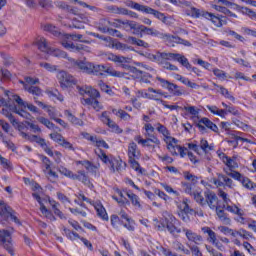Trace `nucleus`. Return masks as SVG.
Instances as JSON below:
<instances>
[{"label": "nucleus", "mask_w": 256, "mask_h": 256, "mask_svg": "<svg viewBox=\"0 0 256 256\" xmlns=\"http://www.w3.org/2000/svg\"><path fill=\"white\" fill-rule=\"evenodd\" d=\"M103 24L105 25L104 28H100L102 31H109V27H121V25H124V27H129L133 30V35H140V37H143V33L145 35H150L151 37H158L159 39H163L164 33H161L159 30L155 28H149L145 25H140L135 21H121V20H115L114 22L103 20Z\"/></svg>", "instance_id": "2"}, {"label": "nucleus", "mask_w": 256, "mask_h": 256, "mask_svg": "<svg viewBox=\"0 0 256 256\" xmlns=\"http://www.w3.org/2000/svg\"><path fill=\"white\" fill-rule=\"evenodd\" d=\"M202 232L208 235L209 243H212V245H214L216 249H219V251H223V244L219 243V240H217L215 231L209 227H203Z\"/></svg>", "instance_id": "21"}, {"label": "nucleus", "mask_w": 256, "mask_h": 256, "mask_svg": "<svg viewBox=\"0 0 256 256\" xmlns=\"http://www.w3.org/2000/svg\"><path fill=\"white\" fill-rule=\"evenodd\" d=\"M44 151L45 153H47V155H49V157H54L56 163H61V154L60 152H53V150L51 148H49L48 146H44Z\"/></svg>", "instance_id": "49"}, {"label": "nucleus", "mask_w": 256, "mask_h": 256, "mask_svg": "<svg viewBox=\"0 0 256 256\" xmlns=\"http://www.w3.org/2000/svg\"><path fill=\"white\" fill-rule=\"evenodd\" d=\"M107 127H109L112 133H116L117 135H121V133H123V129L113 120L107 125Z\"/></svg>", "instance_id": "61"}, {"label": "nucleus", "mask_w": 256, "mask_h": 256, "mask_svg": "<svg viewBox=\"0 0 256 256\" xmlns=\"http://www.w3.org/2000/svg\"><path fill=\"white\" fill-rule=\"evenodd\" d=\"M183 233H185L186 239H188L190 243H194L195 245H201V243H203V237L192 230L184 228Z\"/></svg>", "instance_id": "26"}, {"label": "nucleus", "mask_w": 256, "mask_h": 256, "mask_svg": "<svg viewBox=\"0 0 256 256\" xmlns=\"http://www.w3.org/2000/svg\"><path fill=\"white\" fill-rule=\"evenodd\" d=\"M156 131L163 136V139H167V137L171 136V132H169L167 127L163 126L161 123L156 124Z\"/></svg>", "instance_id": "56"}, {"label": "nucleus", "mask_w": 256, "mask_h": 256, "mask_svg": "<svg viewBox=\"0 0 256 256\" xmlns=\"http://www.w3.org/2000/svg\"><path fill=\"white\" fill-rule=\"evenodd\" d=\"M214 211H216V215L219 221H221L224 225H231V218L227 217V214H225V211L219 210V208L215 209Z\"/></svg>", "instance_id": "46"}, {"label": "nucleus", "mask_w": 256, "mask_h": 256, "mask_svg": "<svg viewBox=\"0 0 256 256\" xmlns=\"http://www.w3.org/2000/svg\"><path fill=\"white\" fill-rule=\"evenodd\" d=\"M163 141L166 143V147L168 151L171 153V155H180V157L182 158L185 157V155H187V148L181 147L178 144L177 139L173 138V136L163 138Z\"/></svg>", "instance_id": "12"}, {"label": "nucleus", "mask_w": 256, "mask_h": 256, "mask_svg": "<svg viewBox=\"0 0 256 256\" xmlns=\"http://www.w3.org/2000/svg\"><path fill=\"white\" fill-rule=\"evenodd\" d=\"M205 11L199 10L195 7H190L186 10V15H189L190 17H194V19H199V17H205Z\"/></svg>", "instance_id": "42"}, {"label": "nucleus", "mask_w": 256, "mask_h": 256, "mask_svg": "<svg viewBox=\"0 0 256 256\" xmlns=\"http://www.w3.org/2000/svg\"><path fill=\"white\" fill-rule=\"evenodd\" d=\"M34 43L35 45H37L39 51H42V53H46V55H52L53 57L62 58L67 57V53L59 49L51 48L49 46V42H47V39H45V37L38 36Z\"/></svg>", "instance_id": "10"}, {"label": "nucleus", "mask_w": 256, "mask_h": 256, "mask_svg": "<svg viewBox=\"0 0 256 256\" xmlns=\"http://www.w3.org/2000/svg\"><path fill=\"white\" fill-rule=\"evenodd\" d=\"M25 81H26V84L24 82H21L22 85H24L25 91H28V93H31L32 95H41V89H39V87H36V86L29 87V85H37V83H39L38 78L26 77Z\"/></svg>", "instance_id": "18"}, {"label": "nucleus", "mask_w": 256, "mask_h": 256, "mask_svg": "<svg viewBox=\"0 0 256 256\" xmlns=\"http://www.w3.org/2000/svg\"><path fill=\"white\" fill-rule=\"evenodd\" d=\"M51 139L55 141V143H58V145H61V147H64V149H69L70 151H74L75 148L73 147V144H71L69 141L65 140L63 136L59 133H52L50 134Z\"/></svg>", "instance_id": "24"}, {"label": "nucleus", "mask_w": 256, "mask_h": 256, "mask_svg": "<svg viewBox=\"0 0 256 256\" xmlns=\"http://www.w3.org/2000/svg\"><path fill=\"white\" fill-rule=\"evenodd\" d=\"M158 231L167 229L172 235H179L181 228H179V221L169 212H163L158 224H156Z\"/></svg>", "instance_id": "5"}, {"label": "nucleus", "mask_w": 256, "mask_h": 256, "mask_svg": "<svg viewBox=\"0 0 256 256\" xmlns=\"http://www.w3.org/2000/svg\"><path fill=\"white\" fill-rule=\"evenodd\" d=\"M240 182L242 183L243 187H245V189L251 190L255 189L256 187V184L250 181V179L247 177L242 178Z\"/></svg>", "instance_id": "63"}, {"label": "nucleus", "mask_w": 256, "mask_h": 256, "mask_svg": "<svg viewBox=\"0 0 256 256\" xmlns=\"http://www.w3.org/2000/svg\"><path fill=\"white\" fill-rule=\"evenodd\" d=\"M91 205H93L100 219H102L103 221H109V215L107 214V210L105 209L103 204H101V202H92Z\"/></svg>", "instance_id": "29"}, {"label": "nucleus", "mask_w": 256, "mask_h": 256, "mask_svg": "<svg viewBox=\"0 0 256 256\" xmlns=\"http://www.w3.org/2000/svg\"><path fill=\"white\" fill-rule=\"evenodd\" d=\"M193 198L196 202L199 203L202 207H205L207 205V202L205 201V198H203V195L199 191H195L192 193Z\"/></svg>", "instance_id": "60"}, {"label": "nucleus", "mask_w": 256, "mask_h": 256, "mask_svg": "<svg viewBox=\"0 0 256 256\" xmlns=\"http://www.w3.org/2000/svg\"><path fill=\"white\" fill-rule=\"evenodd\" d=\"M113 13H117L118 15H130V17L137 19V14L135 12H129V10L125 8H113Z\"/></svg>", "instance_id": "57"}, {"label": "nucleus", "mask_w": 256, "mask_h": 256, "mask_svg": "<svg viewBox=\"0 0 256 256\" xmlns=\"http://www.w3.org/2000/svg\"><path fill=\"white\" fill-rule=\"evenodd\" d=\"M134 141H136L138 145H141V147H150L151 149H155L154 145H156L157 147L161 145V140H159L157 136H151V138L144 139L143 137H141V135H137L134 137Z\"/></svg>", "instance_id": "14"}, {"label": "nucleus", "mask_w": 256, "mask_h": 256, "mask_svg": "<svg viewBox=\"0 0 256 256\" xmlns=\"http://www.w3.org/2000/svg\"><path fill=\"white\" fill-rule=\"evenodd\" d=\"M112 113L116 115L119 119H122L123 121H131V115L129 113L125 112L123 109H112Z\"/></svg>", "instance_id": "45"}, {"label": "nucleus", "mask_w": 256, "mask_h": 256, "mask_svg": "<svg viewBox=\"0 0 256 256\" xmlns=\"http://www.w3.org/2000/svg\"><path fill=\"white\" fill-rule=\"evenodd\" d=\"M109 75L110 77H118V79H127V73L117 71L112 67H107L105 65L93 64L91 68V75Z\"/></svg>", "instance_id": "9"}, {"label": "nucleus", "mask_w": 256, "mask_h": 256, "mask_svg": "<svg viewBox=\"0 0 256 256\" xmlns=\"http://www.w3.org/2000/svg\"><path fill=\"white\" fill-rule=\"evenodd\" d=\"M212 71H213V74L215 75V77H217V79H219L220 81H225V79H231V76L227 75V73H225V71H223L219 68H215Z\"/></svg>", "instance_id": "54"}, {"label": "nucleus", "mask_w": 256, "mask_h": 256, "mask_svg": "<svg viewBox=\"0 0 256 256\" xmlns=\"http://www.w3.org/2000/svg\"><path fill=\"white\" fill-rule=\"evenodd\" d=\"M217 155L219 159L228 167L229 171H233V169H237L239 167V164L237 163V156L234 157H228L223 152H217Z\"/></svg>", "instance_id": "19"}, {"label": "nucleus", "mask_w": 256, "mask_h": 256, "mask_svg": "<svg viewBox=\"0 0 256 256\" xmlns=\"http://www.w3.org/2000/svg\"><path fill=\"white\" fill-rule=\"evenodd\" d=\"M213 183L216 187H223V185L229 187V189H233V187H235L233 180L223 174H218V179L214 178Z\"/></svg>", "instance_id": "23"}, {"label": "nucleus", "mask_w": 256, "mask_h": 256, "mask_svg": "<svg viewBox=\"0 0 256 256\" xmlns=\"http://www.w3.org/2000/svg\"><path fill=\"white\" fill-rule=\"evenodd\" d=\"M233 237H241L242 239H251V233L245 229L234 230Z\"/></svg>", "instance_id": "59"}, {"label": "nucleus", "mask_w": 256, "mask_h": 256, "mask_svg": "<svg viewBox=\"0 0 256 256\" xmlns=\"http://www.w3.org/2000/svg\"><path fill=\"white\" fill-rule=\"evenodd\" d=\"M61 39V45L64 49L71 51L73 53H81L85 51L86 53H91V49L83 44L75 45L72 41H80V43H89L87 40H83V35L81 34H61L59 33Z\"/></svg>", "instance_id": "3"}, {"label": "nucleus", "mask_w": 256, "mask_h": 256, "mask_svg": "<svg viewBox=\"0 0 256 256\" xmlns=\"http://www.w3.org/2000/svg\"><path fill=\"white\" fill-rule=\"evenodd\" d=\"M128 157L129 159H140L141 158V150L137 147L135 142H131L128 145Z\"/></svg>", "instance_id": "36"}, {"label": "nucleus", "mask_w": 256, "mask_h": 256, "mask_svg": "<svg viewBox=\"0 0 256 256\" xmlns=\"http://www.w3.org/2000/svg\"><path fill=\"white\" fill-rule=\"evenodd\" d=\"M2 105L3 107H8L10 111L16 112L17 115H20V117H23L24 119L31 118V114L25 109L31 111V113H39V109H37L35 105L24 101L18 95H13V93L7 90L4 91Z\"/></svg>", "instance_id": "1"}, {"label": "nucleus", "mask_w": 256, "mask_h": 256, "mask_svg": "<svg viewBox=\"0 0 256 256\" xmlns=\"http://www.w3.org/2000/svg\"><path fill=\"white\" fill-rule=\"evenodd\" d=\"M118 215L121 217V219L127 221V223L123 222L125 229H127L128 231H135V222L133 221V219L129 218V215H127L125 210H121Z\"/></svg>", "instance_id": "32"}, {"label": "nucleus", "mask_w": 256, "mask_h": 256, "mask_svg": "<svg viewBox=\"0 0 256 256\" xmlns=\"http://www.w3.org/2000/svg\"><path fill=\"white\" fill-rule=\"evenodd\" d=\"M86 139H88V141H91L92 145H94L95 147H102L103 149H109V144H107V142L101 138H98L97 136H91L89 134H86Z\"/></svg>", "instance_id": "35"}, {"label": "nucleus", "mask_w": 256, "mask_h": 256, "mask_svg": "<svg viewBox=\"0 0 256 256\" xmlns=\"http://www.w3.org/2000/svg\"><path fill=\"white\" fill-rule=\"evenodd\" d=\"M111 225L114 229H119L121 225H123V221H121V218L117 216V214H113L110 216Z\"/></svg>", "instance_id": "58"}, {"label": "nucleus", "mask_w": 256, "mask_h": 256, "mask_svg": "<svg viewBox=\"0 0 256 256\" xmlns=\"http://www.w3.org/2000/svg\"><path fill=\"white\" fill-rule=\"evenodd\" d=\"M215 87H217L219 93H221V95H223L225 99H229L230 101H233V103H235V98L231 95V92H229L227 88L223 86H217L216 84H215Z\"/></svg>", "instance_id": "52"}, {"label": "nucleus", "mask_w": 256, "mask_h": 256, "mask_svg": "<svg viewBox=\"0 0 256 256\" xmlns=\"http://www.w3.org/2000/svg\"><path fill=\"white\" fill-rule=\"evenodd\" d=\"M174 79H176V81H180V83H183V85H186V87H189L190 89H199V84L194 83L188 78L183 77L179 74H175Z\"/></svg>", "instance_id": "39"}, {"label": "nucleus", "mask_w": 256, "mask_h": 256, "mask_svg": "<svg viewBox=\"0 0 256 256\" xmlns=\"http://www.w3.org/2000/svg\"><path fill=\"white\" fill-rule=\"evenodd\" d=\"M75 197L76 198L74 199V203H76V205H83L81 204L82 201H85L86 203H90V205L93 203V201L87 198L85 194H83L82 192L75 194Z\"/></svg>", "instance_id": "55"}, {"label": "nucleus", "mask_w": 256, "mask_h": 256, "mask_svg": "<svg viewBox=\"0 0 256 256\" xmlns=\"http://www.w3.org/2000/svg\"><path fill=\"white\" fill-rule=\"evenodd\" d=\"M59 174L60 175H64V177H68V179H72L73 181H75L77 179V175L74 174L71 170L67 169L64 166H60L58 168Z\"/></svg>", "instance_id": "47"}, {"label": "nucleus", "mask_w": 256, "mask_h": 256, "mask_svg": "<svg viewBox=\"0 0 256 256\" xmlns=\"http://www.w3.org/2000/svg\"><path fill=\"white\" fill-rule=\"evenodd\" d=\"M64 115L68 119V121H70V123H72V125H78L80 127L83 125L82 120L75 117V115H73V113H71V111L66 110L64 112Z\"/></svg>", "instance_id": "44"}, {"label": "nucleus", "mask_w": 256, "mask_h": 256, "mask_svg": "<svg viewBox=\"0 0 256 256\" xmlns=\"http://www.w3.org/2000/svg\"><path fill=\"white\" fill-rule=\"evenodd\" d=\"M26 7L29 9H51L53 2L51 0H25Z\"/></svg>", "instance_id": "17"}, {"label": "nucleus", "mask_w": 256, "mask_h": 256, "mask_svg": "<svg viewBox=\"0 0 256 256\" xmlns=\"http://www.w3.org/2000/svg\"><path fill=\"white\" fill-rule=\"evenodd\" d=\"M115 63L119 64V66L122 67V69H128L129 65L127 64L131 63V58L124 57V56H117Z\"/></svg>", "instance_id": "48"}, {"label": "nucleus", "mask_w": 256, "mask_h": 256, "mask_svg": "<svg viewBox=\"0 0 256 256\" xmlns=\"http://www.w3.org/2000/svg\"><path fill=\"white\" fill-rule=\"evenodd\" d=\"M57 79L63 89H67L68 87H73L76 81L73 76L65 71H60L57 73Z\"/></svg>", "instance_id": "16"}, {"label": "nucleus", "mask_w": 256, "mask_h": 256, "mask_svg": "<svg viewBox=\"0 0 256 256\" xmlns=\"http://www.w3.org/2000/svg\"><path fill=\"white\" fill-rule=\"evenodd\" d=\"M20 135H21V137H23V139H26L27 141H31V143H39V145H41V147H43V149H45V147H47V144L45 143V139H42L41 137H39L37 135H28L25 132H21Z\"/></svg>", "instance_id": "33"}, {"label": "nucleus", "mask_w": 256, "mask_h": 256, "mask_svg": "<svg viewBox=\"0 0 256 256\" xmlns=\"http://www.w3.org/2000/svg\"><path fill=\"white\" fill-rule=\"evenodd\" d=\"M163 97H167L163 91L154 88H148V99H151L152 101H160L161 103V101H163Z\"/></svg>", "instance_id": "38"}, {"label": "nucleus", "mask_w": 256, "mask_h": 256, "mask_svg": "<svg viewBox=\"0 0 256 256\" xmlns=\"http://www.w3.org/2000/svg\"><path fill=\"white\" fill-rule=\"evenodd\" d=\"M96 155H98L99 159H101L103 163L108 165L112 173H121L125 171L126 164L121 160V158L109 157L102 150H96Z\"/></svg>", "instance_id": "8"}, {"label": "nucleus", "mask_w": 256, "mask_h": 256, "mask_svg": "<svg viewBox=\"0 0 256 256\" xmlns=\"http://www.w3.org/2000/svg\"><path fill=\"white\" fill-rule=\"evenodd\" d=\"M205 198L206 205H208V207L212 209V211H215V209L219 207V198L217 197V194H215L214 192L206 191Z\"/></svg>", "instance_id": "22"}, {"label": "nucleus", "mask_w": 256, "mask_h": 256, "mask_svg": "<svg viewBox=\"0 0 256 256\" xmlns=\"http://www.w3.org/2000/svg\"><path fill=\"white\" fill-rule=\"evenodd\" d=\"M178 209H179L178 215L180 219H182V221L187 223V221H189V213H191L192 211L189 208V204H187V201L180 202L178 204Z\"/></svg>", "instance_id": "25"}, {"label": "nucleus", "mask_w": 256, "mask_h": 256, "mask_svg": "<svg viewBox=\"0 0 256 256\" xmlns=\"http://www.w3.org/2000/svg\"><path fill=\"white\" fill-rule=\"evenodd\" d=\"M205 19L211 21L214 24V27H223V25H227V21L223 20V17L215 16L213 13L206 12Z\"/></svg>", "instance_id": "30"}, {"label": "nucleus", "mask_w": 256, "mask_h": 256, "mask_svg": "<svg viewBox=\"0 0 256 256\" xmlns=\"http://www.w3.org/2000/svg\"><path fill=\"white\" fill-rule=\"evenodd\" d=\"M129 163L132 169H134V171H136L137 173H140V175H145L146 171L145 169L141 168V165H139V162H137V159H129Z\"/></svg>", "instance_id": "53"}, {"label": "nucleus", "mask_w": 256, "mask_h": 256, "mask_svg": "<svg viewBox=\"0 0 256 256\" xmlns=\"http://www.w3.org/2000/svg\"><path fill=\"white\" fill-rule=\"evenodd\" d=\"M49 203L52 207V210L55 215L60 217V219H65V215H63V212L59 209V203H57L55 200H49Z\"/></svg>", "instance_id": "51"}, {"label": "nucleus", "mask_w": 256, "mask_h": 256, "mask_svg": "<svg viewBox=\"0 0 256 256\" xmlns=\"http://www.w3.org/2000/svg\"><path fill=\"white\" fill-rule=\"evenodd\" d=\"M126 43H129L130 45H137L138 47H144V49H149V43H147L141 39H137L133 36H129L126 39Z\"/></svg>", "instance_id": "41"}, {"label": "nucleus", "mask_w": 256, "mask_h": 256, "mask_svg": "<svg viewBox=\"0 0 256 256\" xmlns=\"http://www.w3.org/2000/svg\"><path fill=\"white\" fill-rule=\"evenodd\" d=\"M128 7H131V9H136V11H142V13H147L148 15H153L164 23V25H173L175 23V18L173 16H165V14L149 7V6H144L136 2H129Z\"/></svg>", "instance_id": "6"}, {"label": "nucleus", "mask_w": 256, "mask_h": 256, "mask_svg": "<svg viewBox=\"0 0 256 256\" xmlns=\"http://www.w3.org/2000/svg\"><path fill=\"white\" fill-rule=\"evenodd\" d=\"M182 111H185L186 115L193 119V121H197L199 119V113L201 110L196 106L187 105L182 108Z\"/></svg>", "instance_id": "28"}, {"label": "nucleus", "mask_w": 256, "mask_h": 256, "mask_svg": "<svg viewBox=\"0 0 256 256\" xmlns=\"http://www.w3.org/2000/svg\"><path fill=\"white\" fill-rule=\"evenodd\" d=\"M162 39L166 41V43H178L180 45H185L186 47L191 46L189 41L183 40L177 36H172L171 34H164Z\"/></svg>", "instance_id": "34"}, {"label": "nucleus", "mask_w": 256, "mask_h": 256, "mask_svg": "<svg viewBox=\"0 0 256 256\" xmlns=\"http://www.w3.org/2000/svg\"><path fill=\"white\" fill-rule=\"evenodd\" d=\"M203 125H205V127H207L208 129H211V131H214L215 133H217V131H219V128L217 127V125H215L208 118H202L200 120V122L198 123V128L200 129V131L205 130V127H203Z\"/></svg>", "instance_id": "37"}, {"label": "nucleus", "mask_w": 256, "mask_h": 256, "mask_svg": "<svg viewBox=\"0 0 256 256\" xmlns=\"http://www.w3.org/2000/svg\"><path fill=\"white\" fill-rule=\"evenodd\" d=\"M73 66L81 71L82 73H86L87 75H91V69L93 67V63L84 60H75L71 59Z\"/></svg>", "instance_id": "20"}, {"label": "nucleus", "mask_w": 256, "mask_h": 256, "mask_svg": "<svg viewBox=\"0 0 256 256\" xmlns=\"http://www.w3.org/2000/svg\"><path fill=\"white\" fill-rule=\"evenodd\" d=\"M43 163L45 165L44 173L47 175L48 179H50V181H57L59 174L51 169V162H49L47 157L43 158Z\"/></svg>", "instance_id": "27"}, {"label": "nucleus", "mask_w": 256, "mask_h": 256, "mask_svg": "<svg viewBox=\"0 0 256 256\" xmlns=\"http://www.w3.org/2000/svg\"><path fill=\"white\" fill-rule=\"evenodd\" d=\"M156 79L157 81H159V83H161L163 87L168 89V91H170L172 95H175L176 97H181V95L185 94V91H183V89H181V87H179L177 84H173L161 77H156Z\"/></svg>", "instance_id": "15"}, {"label": "nucleus", "mask_w": 256, "mask_h": 256, "mask_svg": "<svg viewBox=\"0 0 256 256\" xmlns=\"http://www.w3.org/2000/svg\"><path fill=\"white\" fill-rule=\"evenodd\" d=\"M242 15H247L252 21H256V12L248 7L242 8Z\"/></svg>", "instance_id": "62"}, {"label": "nucleus", "mask_w": 256, "mask_h": 256, "mask_svg": "<svg viewBox=\"0 0 256 256\" xmlns=\"http://www.w3.org/2000/svg\"><path fill=\"white\" fill-rule=\"evenodd\" d=\"M75 181H81L82 183H84V185H87V187H93V184L91 183L89 178H87V176L83 172H78L76 174Z\"/></svg>", "instance_id": "50"}, {"label": "nucleus", "mask_w": 256, "mask_h": 256, "mask_svg": "<svg viewBox=\"0 0 256 256\" xmlns=\"http://www.w3.org/2000/svg\"><path fill=\"white\" fill-rule=\"evenodd\" d=\"M218 195L222 199V209L228 211V213H232V215H238V217H240L238 219L239 223H245V218H243L245 212L243 211V209L239 208L237 204H233V201H231L229 194H227L223 190H220L218 192Z\"/></svg>", "instance_id": "7"}, {"label": "nucleus", "mask_w": 256, "mask_h": 256, "mask_svg": "<svg viewBox=\"0 0 256 256\" xmlns=\"http://www.w3.org/2000/svg\"><path fill=\"white\" fill-rule=\"evenodd\" d=\"M77 91L81 95H89L90 98H83L81 100L82 105H90L95 109V111H101L103 109V105L97 101L99 97H101V94L99 91L91 86H77Z\"/></svg>", "instance_id": "4"}, {"label": "nucleus", "mask_w": 256, "mask_h": 256, "mask_svg": "<svg viewBox=\"0 0 256 256\" xmlns=\"http://www.w3.org/2000/svg\"><path fill=\"white\" fill-rule=\"evenodd\" d=\"M206 108L208 109V111H210V113H212L213 115H217L222 119H225V117H227V111L219 109L217 106L207 105Z\"/></svg>", "instance_id": "43"}, {"label": "nucleus", "mask_w": 256, "mask_h": 256, "mask_svg": "<svg viewBox=\"0 0 256 256\" xmlns=\"http://www.w3.org/2000/svg\"><path fill=\"white\" fill-rule=\"evenodd\" d=\"M176 61H178V63H181L182 66L185 67L186 69L191 70V64L189 63V60L185 56L180 54L178 56V60Z\"/></svg>", "instance_id": "64"}, {"label": "nucleus", "mask_w": 256, "mask_h": 256, "mask_svg": "<svg viewBox=\"0 0 256 256\" xmlns=\"http://www.w3.org/2000/svg\"><path fill=\"white\" fill-rule=\"evenodd\" d=\"M13 233V229L3 230L1 235V243L2 247L10 254L15 255V247H13V240L11 235Z\"/></svg>", "instance_id": "13"}, {"label": "nucleus", "mask_w": 256, "mask_h": 256, "mask_svg": "<svg viewBox=\"0 0 256 256\" xmlns=\"http://www.w3.org/2000/svg\"><path fill=\"white\" fill-rule=\"evenodd\" d=\"M76 165H82V167H85L87 171H90V173H96L97 169H99V164L98 165H93L89 160H82V161H76Z\"/></svg>", "instance_id": "40"}, {"label": "nucleus", "mask_w": 256, "mask_h": 256, "mask_svg": "<svg viewBox=\"0 0 256 256\" xmlns=\"http://www.w3.org/2000/svg\"><path fill=\"white\" fill-rule=\"evenodd\" d=\"M1 219L3 225H7L9 221H13L16 225H21L17 212L3 202L1 203Z\"/></svg>", "instance_id": "11"}, {"label": "nucleus", "mask_w": 256, "mask_h": 256, "mask_svg": "<svg viewBox=\"0 0 256 256\" xmlns=\"http://www.w3.org/2000/svg\"><path fill=\"white\" fill-rule=\"evenodd\" d=\"M33 197H34V199H36V201H38L40 203V211H41L42 215L44 217H46V219H50V221H53V219H55V217L53 216L51 211H49L47 209V207H45V205H43V203L41 202V196L39 195V193H33Z\"/></svg>", "instance_id": "31"}]
</instances>
